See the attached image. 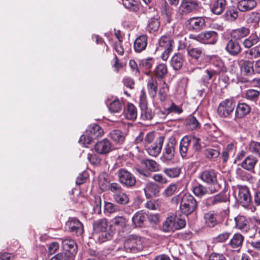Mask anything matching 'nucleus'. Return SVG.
<instances>
[{
    "label": "nucleus",
    "instance_id": "21",
    "mask_svg": "<svg viewBox=\"0 0 260 260\" xmlns=\"http://www.w3.org/2000/svg\"><path fill=\"white\" fill-rule=\"evenodd\" d=\"M244 240V237L241 234L236 233L231 238L228 245L234 251L239 252L243 246Z\"/></svg>",
    "mask_w": 260,
    "mask_h": 260
},
{
    "label": "nucleus",
    "instance_id": "38",
    "mask_svg": "<svg viewBox=\"0 0 260 260\" xmlns=\"http://www.w3.org/2000/svg\"><path fill=\"white\" fill-rule=\"evenodd\" d=\"M148 218V214L142 211L137 212L132 218V221L136 227H142Z\"/></svg>",
    "mask_w": 260,
    "mask_h": 260
},
{
    "label": "nucleus",
    "instance_id": "50",
    "mask_svg": "<svg viewBox=\"0 0 260 260\" xmlns=\"http://www.w3.org/2000/svg\"><path fill=\"white\" fill-rule=\"evenodd\" d=\"M258 41V36L255 34H252L248 38L244 39L242 44L245 48L249 49L256 44Z\"/></svg>",
    "mask_w": 260,
    "mask_h": 260
},
{
    "label": "nucleus",
    "instance_id": "4",
    "mask_svg": "<svg viewBox=\"0 0 260 260\" xmlns=\"http://www.w3.org/2000/svg\"><path fill=\"white\" fill-rule=\"evenodd\" d=\"M218 173L214 169H206L200 174L199 178L205 184L209 185L210 193L218 192L221 188V185L217 179Z\"/></svg>",
    "mask_w": 260,
    "mask_h": 260
},
{
    "label": "nucleus",
    "instance_id": "35",
    "mask_svg": "<svg viewBox=\"0 0 260 260\" xmlns=\"http://www.w3.org/2000/svg\"><path fill=\"white\" fill-rule=\"evenodd\" d=\"M218 214L214 211L204 214V219L206 225L209 228H214L219 223L217 219Z\"/></svg>",
    "mask_w": 260,
    "mask_h": 260
},
{
    "label": "nucleus",
    "instance_id": "41",
    "mask_svg": "<svg viewBox=\"0 0 260 260\" xmlns=\"http://www.w3.org/2000/svg\"><path fill=\"white\" fill-rule=\"evenodd\" d=\"M183 56L180 53H175L172 57L170 61L171 67L175 71L181 69L183 64Z\"/></svg>",
    "mask_w": 260,
    "mask_h": 260
},
{
    "label": "nucleus",
    "instance_id": "48",
    "mask_svg": "<svg viewBox=\"0 0 260 260\" xmlns=\"http://www.w3.org/2000/svg\"><path fill=\"white\" fill-rule=\"evenodd\" d=\"M125 117L129 120H135L137 116L136 107L132 103H128L125 110Z\"/></svg>",
    "mask_w": 260,
    "mask_h": 260
},
{
    "label": "nucleus",
    "instance_id": "40",
    "mask_svg": "<svg viewBox=\"0 0 260 260\" xmlns=\"http://www.w3.org/2000/svg\"><path fill=\"white\" fill-rule=\"evenodd\" d=\"M203 154L207 159L210 161H215L220 154L218 147H208L204 150Z\"/></svg>",
    "mask_w": 260,
    "mask_h": 260
},
{
    "label": "nucleus",
    "instance_id": "34",
    "mask_svg": "<svg viewBox=\"0 0 260 260\" xmlns=\"http://www.w3.org/2000/svg\"><path fill=\"white\" fill-rule=\"evenodd\" d=\"M126 226V219L122 216H117L114 218L111 221L110 227L113 231H117L118 232L123 231V229Z\"/></svg>",
    "mask_w": 260,
    "mask_h": 260
},
{
    "label": "nucleus",
    "instance_id": "28",
    "mask_svg": "<svg viewBox=\"0 0 260 260\" xmlns=\"http://www.w3.org/2000/svg\"><path fill=\"white\" fill-rule=\"evenodd\" d=\"M168 68L166 64L161 63L157 65L152 72V76L156 80H162L168 74Z\"/></svg>",
    "mask_w": 260,
    "mask_h": 260
},
{
    "label": "nucleus",
    "instance_id": "44",
    "mask_svg": "<svg viewBox=\"0 0 260 260\" xmlns=\"http://www.w3.org/2000/svg\"><path fill=\"white\" fill-rule=\"evenodd\" d=\"M187 51L189 56L198 61H201V58L204 56L203 49L200 47L188 48Z\"/></svg>",
    "mask_w": 260,
    "mask_h": 260
},
{
    "label": "nucleus",
    "instance_id": "8",
    "mask_svg": "<svg viewBox=\"0 0 260 260\" xmlns=\"http://www.w3.org/2000/svg\"><path fill=\"white\" fill-rule=\"evenodd\" d=\"M236 107V101L230 98L221 101L217 108V114L221 118H230Z\"/></svg>",
    "mask_w": 260,
    "mask_h": 260
},
{
    "label": "nucleus",
    "instance_id": "64",
    "mask_svg": "<svg viewBox=\"0 0 260 260\" xmlns=\"http://www.w3.org/2000/svg\"><path fill=\"white\" fill-rule=\"evenodd\" d=\"M249 150L255 155L260 157V143L251 141L249 144Z\"/></svg>",
    "mask_w": 260,
    "mask_h": 260
},
{
    "label": "nucleus",
    "instance_id": "7",
    "mask_svg": "<svg viewBox=\"0 0 260 260\" xmlns=\"http://www.w3.org/2000/svg\"><path fill=\"white\" fill-rule=\"evenodd\" d=\"M189 38L204 44L214 45L216 43L218 38V33L214 30L202 31L198 35H190Z\"/></svg>",
    "mask_w": 260,
    "mask_h": 260
},
{
    "label": "nucleus",
    "instance_id": "60",
    "mask_svg": "<svg viewBox=\"0 0 260 260\" xmlns=\"http://www.w3.org/2000/svg\"><path fill=\"white\" fill-rule=\"evenodd\" d=\"M119 211L118 205L109 202H105L104 211L106 213L112 214Z\"/></svg>",
    "mask_w": 260,
    "mask_h": 260
},
{
    "label": "nucleus",
    "instance_id": "2",
    "mask_svg": "<svg viewBox=\"0 0 260 260\" xmlns=\"http://www.w3.org/2000/svg\"><path fill=\"white\" fill-rule=\"evenodd\" d=\"M113 234L114 231L108 225L107 219H100L93 223L92 236L96 242L102 243L110 240Z\"/></svg>",
    "mask_w": 260,
    "mask_h": 260
},
{
    "label": "nucleus",
    "instance_id": "33",
    "mask_svg": "<svg viewBox=\"0 0 260 260\" xmlns=\"http://www.w3.org/2000/svg\"><path fill=\"white\" fill-rule=\"evenodd\" d=\"M160 21L158 16H154L151 17L147 22V24L145 28L146 31L149 34H153L157 32L160 27Z\"/></svg>",
    "mask_w": 260,
    "mask_h": 260
},
{
    "label": "nucleus",
    "instance_id": "14",
    "mask_svg": "<svg viewBox=\"0 0 260 260\" xmlns=\"http://www.w3.org/2000/svg\"><path fill=\"white\" fill-rule=\"evenodd\" d=\"M177 144V142L175 138L172 137L169 139V142L165 146L161 157L163 162L171 161L174 159Z\"/></svg>",
    "mask_w": 260,
    "mask_h": 260
},
{
    "label": "nucleus",
    "instance_id": "11",
    "mask_svg": "<svg viewBox=\"0 0 260 260\" xmlns=\"http://www.w3.org/2000/svg\"><path fill=\"white\" fill-rule=\"evenodd\" d=\"M143 247L141 238L135 235H130L124 243V249L127 252L136 253Z\"/></svg>",
    "mask_w": 260,
    "mask_h": 260
},
{
    "label": "nucleus",
    "instance_id": "15",
    "mask_svg": "<svg viewBox=\"0 0 260 260\" xmlns=\"http://www.w3.org/2000/svg\"><path fill=\"white\" fill-rule=\"evenodd\" d=\"M199 2L198 0H181L178 8L181 15H186L198 10Z\"/></svg>",
    "mask_w": 260,
    "mask_h": 260
},
{
    "label": "nucleus",
    "instance_id": "1",
    "mask_svg": "<svg viewBox=\"0 0 260 260\" xmlns=\"http://www.w3.org/2000/svg\"><path fill=\"white\" fill-rule=\"evenodd\" d=\"M202 149L201 138L194 136H185L181 140L179 152L183 159L198 157Z\"/></svg>",
    "mask_w": 260,
    "mask_h": 260
},
{
    "label": "nucleus",
    "instance_id": "3",
    "mask_svg": "<svg viewBox=\"0 0 260 260\" xmlns=\"http://www.w3.org/2000/svg\"><path fill=\"white\" fill-rule=\"evenodd\" d=\"M253 61L250 60H244L240 66V74H237L236 83L241 88H248L251 86L252 81L250 77L255 74Z\"/></svg>",
    "mask_w": 260,
    "mask_h": 260
},
{
    "label": "nucleus",
    "instance_id": "62",
    "mask_svg": "<svg viewBox=\"0 0 260 260\" xmlns=\"http://www.w3.org/2000/svg\"><path fill=\"white\" fill-rule=\"evenodd\" d=\"M148 100L146 92L144 88H143L140 93L139 105L140 109L145 108L148 107Z\"/></svg>",
    "mask_w": 260,
    "mask_h": 260
},
{
    "label": "nucleus",
    "instance_id": "53",
    "mask_svg": "<svg viewBox=\"0 0 260 260\" xmlns=\"http://www.w3.org/2000/svg\"><path fill=\"white\" fill-rule=\"evenodd\" d=\"M160 188L157 184L151 182L147 184L144 191L146 196H147V192H150L154 196H157L160 191Z\"/></svg>",
    "mask_w": 260,
    "mask_h": 260
},
{
    "label": "nucleus",
    "instance_id": "52",
    "mask_svg": "<svg viewBox=\"0 0 260 260\" xmlns=\"http://www.w3.org/2000/svg\"><path fill=\"white\" fill-rule=\"evenodd\" d=\"M163 172L170 178H177L181 172V168L180 167H171L165 168Z\"/></svg>",
    "mask_w": 260,
    "mask_h": 260
},
{
    "label": "nucleus",
    "instance_id": "59",
    "mask_svg": "<svg viewBox=\"0 0 260 260\" xmlns=\"http://www.w3.org/2000/svg\"><path fill=\"white\" fill-rule=\"evenodd\" d=\"M169 89L168 85L164 81L162 86L159 88L158 92V98L161 102H164L167 100Z\"/></svg>",
    "mask_w": 260,
    "mask_h": 260
},
{
    "label": "nucleus",
    "instance_id": "24",
    "mask_svg": "<svg viewBox=\"0 0 260 260\" xmlns=\"http://www.w3.org/2000/svg\"><path fill=\"white\" fill-rule=\"evenodd\" d=\"M148 36L142 35L138 36L134 42V49L136 53H141L145 50L148 44Z\"/></svg>",
    "mask_w": 260,
    "mask_h": 260
},
{
    "label": "nucleus",
    "instance_id": "22",
    "mask_svg": "<svg viewBox=\"0 0 260 260\" xmlns=\"http://www.w3.org/2000/svg\"><path fill=\"white\" fill-rule=\"evenodd\" d=\"M225 50L232 56H237L242 51V47L238 41L231 38L228 41Z\"/></svg>",
    "mask_w": 260,
    "mask_h": 260
},
{
    "label": "nucleus",
    "instance_id": "47",
    "mask_svg": "<svg viewBox=\"0 0 260 260\" xmlns=\"http://www.w3.org/2000/svg\"><path fill=\"white\" fill-rule=\"evenodd\" d=\"M192 191L197 197L199 198H203L208 192L207 187L199 183L192 187Z\"/></svg>",
    "mask_w": 260,
    "mask_h": 260
},
{
    "label": "nucleus",
    "instance_id": "30",
    "mask_svg": "<svg viewBox=\"0 0 260 260\" xmlns=\"http://www.w3.org/2000/svg\"><path fill=\"white\" fill-rule=\"evenodd\" d=\"M235 228L243 232L247 233L250 229L249 222L246 217L243 215H238L234 218Z\"/></svg>",
    "mask_w": 260,
    "mask_h": 260
},
{
    "label": "nucleus",
    "instance_id": "20",
    "mask_svg": "<svg viewBox=\"0 0 260 260\" xmlns=\"http://www.w3.org/2000/svg\"><path fill=\"white\" fill-rule=\"evenodd\" d=\"M251 108L247 103L241 102L239 103L235 107V121L238 119H241L245 117L251 112Z\"/></svg>",
    "mask_w": 260,
    "mask_h": 260
},
{
    "label": "nucleus",
    "instance_id": "56",
    "mask_svg": "<svg viewBox=\"0 0 260 260\" xmlns=\"http://www.w3.org/2000/svg\"><path fill=\"white\" fill-rule=\"evenodd\" d=\"M141 109V119L144 121L151 120L154 117L155 114L148 107Z\"/></svg>",
    "mask_w": 260,
    "mask_h": 260
},
{
    "label": "nucleus",
    "instance_id": "54",
    "mask_svg": "<svg viewBox=\"0 0 260 260\" xmlns=\"http://www.w3.org/2000/svg\"><path fill=\"white\" fill-rule=\"evenodd\" d=\"M186 125L191 130L199 129L201 127V124L197 119L193 115H190L186 119Z\"/></svg>",
    "mask_w": 260,
    "mask_h": 260
},
{
    "label": "nucleus",
    "instance_id": "9",
    "mask_svg": "<svg viewBox=\"0 0 260 260\" xmlns=\"http://www.w3.org/2000/svg\"><path fill=\"white\" fill-rule=\"evenodd\" d=\"M119 182L126 188L132 189L136 186V178L131 172L125 169H120L117 172Z\"/></svg>",
    "mask_w": 260,
    "mask_h": 260
},
{
    "label": "nucleus",
    "instance_id": "12",
    "mask_svg": "<svg viewBox=\"0 0 260 260\" xmlns=\"http://www.w3.org/2000/svg\"><path fill=\"white\" fill-rule=\"evenodd\" d=\"M185 25L188 31L199 32L206 27L205 18L204 17H191L186 20Z\"/></svg>",
    "mask_w": 260,
    "mask_h": 260
},
{
    "label": "nucleus",
    "instance_id": "29",
    "mask_svg": "<svg viewBox=\"0 0 260 260\" xmlns=\"http://www.w3.org/2000/svg\"><path fill=\"white\" fill-rule=\"evenodd\" d=\"M94 149L98 153L105 154L112 150L111 144L108 140L105 139L97 142L94 145Z\"/></svg>",
    "mask_w": 260,
    "mask_h": 260
},
{
    "label": "nucleus",
    "instance_id": "63",
    "mask_svg": "<svg viewBox=\"0 0 260 260\" xmlns=\"http://www.w3.org/2000/svg\"><path fill=\"white\" fill-rule=\"evenodd\" d=\"M161 12L167 17V22L170 23L171 21L172 10L169 4L165 2L161 8Z\"/></svg>",
    "mask_w": 260,
    "mask_h": 260
},
{
    "label": "nucleus",
    "instance_id": "10",
    "mask_svg": "<svg viewBox=\"0 0 260 260\" xmlns=\"http://www.w3.org/2000/svg\"><path fill=\"white\" fill-rule=\"evenodd\" d=\"M174 41L173 36L170 34H166L160 37L158 39V46L164 50L161 57L163 60H167L170 53L173 51Z\"/></svg>",
    "mask_w": 260,
    "mask_h": 260
},
{
    "label": "nucleus",
    "instance_id": "13",
    "mask_svg": "<svg viewBox=\"0 0 260 260\" xmlns=\"http://www.w3.org/2000/svg\"><path fill=\"white\" fill-rule=\"evenodd\" d=\"M230 193H227L226 191L223 190L207 198L205 200V205L208 207H211L222 203L230 202Z\"/></svg>",
    "mask_w": 260,
    "mask_h": 260
},
{
    "label": "nucleus",
    "instance_id": "37",
    "mask_svg": "<svg viewBox=\"0 0 260 260\" xmlns=\"http://www.w3.org/2000/svg\"><path fill=\"white\" fill-rule=\"evenodd\" d=\"M257 161L258 159L255 156L250 155L244 159L240 166L247 171L254 172L255 166Z\"/></svg>",
    "mask_w": 260,
    "mask_h": 260
},
{
    "label": "nucleus",
    "instance_id": "57",
    "mask_svg": "<svg viewBox=\"0 0 260 260\" xmlns=\"http://www.w3.org/2000/svg\"><path fill=\"white\" fill-rule=\"evenodd\" d=\"M111 182L107 175L101 176L99 180V185L100 189L103 192H107Z\"/></svg>",
    "mask_w": 260,
    "mask_h": 260
},
{
    "label": "nucleus",
    "instance_id": "51",
    "mask_svg": "<svg viewBox=\"0 0 260 260\" xmlns=\"http://www.w3.org/2000/svg\"><path fill=\"white\" fill-rule=\"evenodd\" d=\"M142 163L146 169L150 172H157L160 170V165L155 160L152 159H144Z\"/></svg>",
    "mask_w": 260,
    "mask_h": 260
},
{
    "label": "nucleus",
    "instance_id": "58",
    "mask_svg": "<svg viewBox=\"0 0 260 260\" xmlns=\"http://www.w3.org/2000/svg\"><path fill=\"white\" fill-rule=\"evenodd\" d=\"M225 72H221L217 76L218 77V86L221 89L226 87L229 83L230 79Z\"/></svg>",
    "mask_w": 260,
    "mask_h": 260
},
{
    "label": "nucleus",
    "instance_id": "26",
    "mask_svg": "<svg viewBox=\"0 0 260 260\" xmlns=\"http://www.w3.org/2000/svg\"><path fill=\"white\" fill-rule=\"evenodd\" d=\"M250 34V29L246 26H241L240 27L232 29L230 32L231 38L239 41L247 37Z\"/></svg>",
    "mask_w": 260,
    "mask_h": 260
},
{
    "label": "nucleus",
    "instance_id": "32",
    "mask_svg": "<svg viewBox=\"0 0 260 260\" xmlns=\"http://www.w3.org/2000/svg\"><path fill=\"white\" fill-rule=\"evenodd\" d=\"M226 5V0H215L211 5V11L215 15H221L225 10Z\"/></svg>",
    "mask_w": 260,
    "mask_h": 260
},
{
    "label": "nucleus",
    "instance_id": "39",
    "mask_svg": "<svg viewBox=\"0 0 260 260\" xmlns=\"http://www.w3.org/2000/svg\"><path fill=\"white\" fill-rule=\"evenodd\" d=\"M147 89L150 98L154 99L158 90V83L157 80L153 76L148 80L147 83Z\"/></svg>",
    "mask_w": 260,
    "mask_h": 260
},
{
    "label": "nucleus",
    "instance_id": "45",
    "mask_svg": "<svg viewBox=\"0 0 260 260\" xmlns=\"http://www.w3.org/2000/svg\"><path fill=\"white\" fill-rule=\"evenodd\" d=\"M123 6L130 11L137 13L139 11L140 3L136 0H122Z\"/></svg>",
    "mask_w": 260,
    "mask_h": 260
},
{
    "label": "nucleus",
    "instance_id": "55",
    "mask_svg": "<svg viewBox=\"0 0 260 260\" xmlns=\"http://www.w3.org/2000/svg\"><path fill=\"white\" fill-rule=\"evenodd\" d=\"M123 107V103L119 99H116L113 101L109 105V111L112 113L119 112Z\"/></svg>",
    "mask_w": 260,
    "mask_h": 260
},
{
    "label": "nucleus",
    "instance_id": "16",
    "mask_svg": "<svg viewBox=\"0 0 260 260\" xmlns=\"http://www.w3.org/2000/svg\"><path fill=\"white\" fill-rule=\"evenodd\" d=\"M66 227L72 234L79 236L84 232L83 225L77 218L70 217L66 223Z\"/></svg>",
    "mask_w": 260,
    "mask_h": 260
},
{
    "label": "nucleus",
    "instance_id": "19",
    "mask_svg": "<svg viewBox=\"0 0 260 260\" xmlns=\"http://www.w3.org/2000/svg\"><path fill=\"white\" fill-rule=\"evenodd\" d=\"M238 188V201L243 206H248L251 201L249 188L246 186H240Z\"/></svg>",
    "mask_w": 260,
    "mask_h": 260
},
{
    "label": "nucleus",
    "instance_id": "31",
    "mask_svg": "<svg viewBox=\"0 0 260 260\" xmlns=\"http://www.w3.org/2000/svg\"><path fill=\"white\" fill-rule=\"evenodd\" d=\"M209 59L212 65L211 68H214L215 70L219 73L226 71L224 63L219 56L217 55L209 56Z\"/></svg>",
    "mask_w": 260,
    "mask_h": 260
},
{
    "label": "nucleus",
    "instance_id": "18",
    "mask_svg": "<svg viewBox=\"0 0 260 260\" xmlns=\"http://www.w3.org/2000/svg\"><path fill=\"white\" fill-rule=\"evenodd\" d=\"M164 140L163 136L156 138L153 143L145 148L148 153L152 156H157L161 152Z\"/></svg>",
    "mask_w": 260,
    "mask_h": 260
},
{
    "label": "nucleus",
    "instance_id": "27",
    "mask_svg": "<svg viewBox=\"0 0 260 260\" xmlns=\"http://www.w3.org/2000/svg\"><path fill=\"white\" fill-rule=\"evenodd\" d=\"M239 12L237 6H229L223 15L224 19L226 21L233 22L238 18Z\"/></svg>",
    "mask_w": 260,
    "mask_h": 260
},
{
    "label": "nucleus",
    "instance_id": "25",
    "mask_svg": "<svg viewBox=\"0 0 260 260\" xmlns=\"http://www.w3.org/2000/svg\"><path fill=\"white\" fill-rule=\"evenodd\" d=\"M154 63L155 58L149 56L139 60V68L145 74L149 75Z\"/></svg>",
    "mask_w": 260,
    "mask_h": 260
},
{
    "label": "nucleus",
    "instance_id": "46",
    "mask_svg": "<svg viewBox=\"0 0 260 260\" xmlns=\"http://www.w3.org/2000/svg\"><path fill=\"white\" fill-rule=\"evenodd\" d=\"M110 137L116 144L121 145L125 140L123 133L119 129H114L110 133Z\"/></svg>",
    "mask_w": 260,
    "mask_h": 260
},
{
    "label": "nucleus",
    "instance_id": "23",
    "mask_svg": "<svg viewBox=\"0 0 260 260\" xmlns=\"http://www.w3.org/2000/svg\"><path fill=\"white\" fill-rule=\"evenodd\" d=\"M257 3L256 0H239L237 3V6L240 12H247L255 9Z\"/></svg>",
    "mask_w": 260,
    "mask_h": 260
},
{
    "label": "nucleus",
    "instance_id": "5",
    "mask_svg": "<svg viewBox=\"0 0 260 260\" xmlns=\"http://www.w3.org/2000/svg\"><path fill=\"white\" fill-rule=\"evenodd\" d=\"M104 131L98 124H94L90 125L85 132L82 135L79 140V142L87 147L88 145L91 144L94 140L102 136Z\"/></svg>",
    "mask_w": 260,
    "mask_h": 260
},
{
    "label": "nucleus",
    "instance_id": "49",
    "mask_svg": "<svg viewBox=\"0 0 260 260\" xmlns=\"http://www.w3.org/2000/svg\"><path fill=\"white\" fill-rule=\"evenodd\" d=\"M203 81L204 83L209 84L210 80H214L220 73L215 71L214 68H209L205 71Z\"/></svg>",
    "mask_w": 260,
    "mask_h": 260
},
{
    "label": "nucleus",
    "instance_id": "43",
    "mask_svg": "<svg viewBox=\"0 0 260 260\" xmlns=\"http://www.w3.org/2000/svg\"><path fill=\"white\" fill-rule=\"evenodd\" d=\"M260 96V91L253 88H249L245 91L243 98L246 100L256 103Z\"/></svg>",
    "mask_w": 260,
    "mask_h": 260
},
{
    "label": "nucleus",
    "instance_id": "17",
    "mask_svg": "<svg viewBox=\"0 0 260 260\" xmlns=\"http://www.w3.org/2000/svg\"><path fill=\"white\" fill-rule=\"evenodd\" d=\"M62 245L64 250V255L69 258L70 257L74 256L78 251V246L76 241L71 238H66L62 241Z\"/></svg>",
    "mask_w": 260,
    "mask_h": 260
},
{
    "label": "nucleus",
    "instance_id": "61",
    "mask_svg": "<svg viewBox=\"0 0 260 260\" xmlns=\"http://www.w3.org/2000/svg\"><path fill=\"white\" fill-rule=\"evenodd\" d=\"M247 21L249 23L257 24L260 21V12L258 11H253L249 13L247 15Z\"/></svg>",
    "mask_w": 260,
    "mask_h": 260
},
{
    "label": "nucleus",
    "instance_id": "6",
    "mask_svg": "<svg viewBox=\"0 0 260 260\" xmlns=\"http://www.w3.org/2000/svg\"><path fill=\"white\" fill-rule=\"evenodd\" d=\"M198 207L196 199L190 193H184L181 198L179 206L180 211L186 216L190 215L195 212Z\"/></svg>",
    "mask_w": 260,
    "mask_h": 260
},
{
    "label": "nucleus",
    "instance_id": "42",
    "mask_svg": "<svg viewBox=\"0 0 260 260\" xmlns=\"http://www.w3.org/2000/svg\"><path fill=\"white\" fill-rule=\"evenodd\" d=\"M113 198L114 202L118 205L125 206L129 203L128 195L123 190L115 194H113Z\"/></svg>",
    "mask_w": 260,
    "mask_h": 260
},
{
    "label": "nucleus",
    "instance_id": "36",
    "mask_svg": "<svg viewBox=\"0 0 260 260\" xmlns=\"http://www.w3.org/2000/svg\"><path fill=\"white\" fill-rule=\"evenodd\" d=\"M161 229L166 233H173L176 231L175 216L172 214L168 216L162 223Z\"/></svg>",
    "mask_w": 260,
    "mask_h": 260
}]
</instances>
